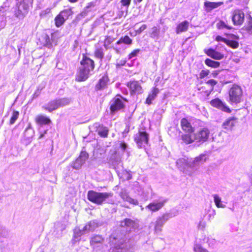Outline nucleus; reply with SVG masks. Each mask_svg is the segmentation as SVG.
I'll list each match as a JSON object with an SVG mask.
<instances>
[{
  "label": "nucleus",
  "mask_w": 252,
  "mask_h": 252,
  "mask_svg": "<svg viewBox=\"0 0 252 252\" xmlns=\"http://www.w3.org/2000/svg\"><path fill=\"white\" fill-rule=\"evenodd\" d=\"M207 158L208 156L205 154H201L196 157L194 160L180 158L176 161V166L184 174L191 176L193 172L197 169L200 163H203Z\"/></svg>",
  "instance_id": "nucleus-1"
},
{
  "label": "nucleus",
  "mask_w": 252,
  "mask_h": 252,
  "mask_svg": "<svg viewBox=\"0 0 252 252\" xmlns=\"http://www.w3.org/2000/svg\"><path fill=\"white\" fill-rule=\"evenodd\" d=\"M110 239L114 246L110 249L109 252H134V245L129 240L126 241V234L116 236L113 235Z\"/></svg>",
  "instance_id": "nucleus-2"
},
{
  "label": "nucleus",
  "mask_w": 252,
  "mask_h": 252,
  "mask_svg": "<svg viewBox=\"0 0 252 252\" xmlns=\"http://www.w3.org/2000/svg\"><path fill=\"white\" fill-rule=\"evenodd\" d=\"M94 68V63L90 58L83 55V59L80 62V66L79 68L76 75V80L78 81H84L87 80L91 74Z\"/></svg>",
  "instance_id": "nucleus-3"
},
{
  "label": "nucleus",
  "mask_w": 252,
  "mask_h": 252,
  "mask_svg": "<svg viewBox=\"0 0 252 252\" xmlns=\"http://www.w3.org/2000/svg\"><path fill=\"white\" fill-rule=\"evenodd\" d=\"M32 5V0H17L13 8L14 16L19 20L23 19L28 15Z\"/></svg>",
  "instance_id": "nucleus-4"
},
{
  "label": "nucleus",
  "mask_w": 252,
  "mask_h": 252,
  "mask_svg": "<svg viewBox=\"0 0 252 252\" xmlns=\"http://www.w3.org/2000/svg\"><path fill=\"white\" fill-rule=\"evenodd\" d=\"M99 224L96 220L90 221L83 228L76 227L74 229L73 241L75 242L79 241L80 237L87 234L91 231H93L98 226Z\"/></svg>",
  "instance_id": "nucleus-5"
},
{
  "label": "nucleus",
  "mask_w": 252,
  "mask_h": 252,
  "mask_svg": "<svg viewBox=\"0 0 252 252\" xmlns=\"http://www.w3.org/2000/svg\"><path fill=\"white\" fill-rule=\"evenodd\" d=\"M72 101L70 97H62L54 99L50 101L42 108L49 112H51L60 107H64L70 104Z\"/></svg>",
  "instance_id": "nucleus-6"
},
{
  "label": "nucleus",
  "mask_w": 252,
  "mask_h": 252,
  "mask_svg": "<svg viewBox=\"0 0 252 252\" xmlns=\"http://www.w3.org/2000/svg\"><path fill=\"white\" fill-rule=\"evenodd\" d=\"M112 193L109 192H98L90 190L88 192V199L91 202L97 204H101L106 199L112 197Z\"/></svg>",
  "instance_id": "nucleus-7"
},
{
  "label": "nucleus",
  "mask_w": 252,
  "mask_h": 252,
  "mask_svg": "<svg viewBox=\"0 0 252 252\" xmlns=\"http://www.w3.org/2000/svg\"><path fill=\"white\" fill-rule=\"evenodd\" d=\"M229 101L231 103H239L242 100L243 91L241 87L233 84L230 88L229 92Z\"/></svg>",
  "instance_id": "nucleus-8"
},
{
  "label": "nucleus",
  "mask_w": 252,
  "mask_h": 252,
  "mask_svg": "<svg viewBox=\"0 0 252 252\" xmlns=\"http://www.w3.org/2000/svg\"><path fill=\"white\" fill-rule=\"evenodd\" d=\"M124 101L126 100L120 95H117L113 98L110 102L111 112L115 113L123 109L125 107Z\"/></svg>",
  "instance_id": "nucleus-9"
},
{
  "label": "nucleus",
  "mask_w": 252,
  "mask_h": 252,
  "mask_svg": "<svg viewBox=\"0 0 252 252\" xmlns=\"http://www.w3.org/2000/svg\"><path fill=\"white\" fill-rule=\"evenodd\" d=\"M72 14V11L70 9H66L62 11L55 18L56 26L60 27L63 25Z\"/></svg>",
  "instance_id": "nucleus-10"
},
{
  "label": "nucleus",
  "mask_w": 252,
  "mask_h": 252,
  "mask_svg": "<svg viewBox=\"0 0 252 252\" xmlns=\"http://www.w3.org/2000/svg\"><path fill=\"white\" fill-rule=\"evenodd\" d=\"M134 141L140 148L147 145L149 141V135L145 131H139L134 136Z\"/></svg>",
  "instance_id": "nucleus-11"
},
{
  "label": "nucleus",
  "mask_w": 252,
  "mask_h": 252,
  "mask_svg": "<svg viewBox=\"0 0 252 252\" xmlns=\"http://www.w3.org/2000/svg\"><path fill=\"white\" fill-rule=\"evenodd\" d=\"M166 202V199L161 197L149 204L146 206L145 209L152 212H157L161 209Z\"/></svg>",
  "instance_id": "nucleus-12"
},
{
  "label": "nucleus",
  "mask_w": 252,
  "mask_h": 252,
  "mask_svg": "<svg viewBox=\"0 0 252 252\" xmlns=\"http://www.w3.org/2000/svg\"><path fill=\"white\" fill-rule=\"evenodd\" d=\"M196 142L200 143L206 141L210 135V130L206 127L200 128L197 132L194 133Z\"/></svg>",
  "instance_id": "nucleus-13"
},
{
  "label": "nucleus",
  "mask_w": 252,
  "mask_h": 252,
  "mask_svg": "<svg viewBox=\"0 0 252 252\" xmlns=\"http://www.w3.org/2000/svg\"><path fill=\"white\" fill-rule=\"evenodd\" d=\"M127 87L130 90L131 95L140 94L143 93V89L141 84L137 81H130L127 82Z\"/></svg>",
  "instance_id": "nucleus-14"
},
{
  "label": "nucleus",
  "mask_w": 252,
  "mask_h": 252,
  "mask_svg": "<svg viewBox=\"0 0 252 252\" xmlns=\"http://www.w3.org/2000/svg\"><path fill=\"white\" fill-rule=\"evenodd\" d=\"M89 155L85 151H82L79 157L73 161L71 163V166L73 169H79L82 165L85 162L86 160L88 158Z\"/></svg>",
  "instance_id": "nucleus-15"
},
{
  "label": "nucleus",
  "mask_w": 252,
  "mask_h": 252,
  "mask_svg": "<svg viewBox=\"0 0 252 252\" xmlns=\"http://www.w3.org/2000/svg\"><path fill=\"white\" fill-rule=\"evenodd\" d=\"M120 225L122 228L120 231L126 232L131 231L132 229H134L137 227L135 222L130 219H126L121 221Z\"/></svg>",
  "instance_id": "nucleus-16"
},
{
  "label": "nucleus",
  "mask_w": 252,
  "mask_h": 252,
  "mask_svg": "<svg viewBox=\"0 0 252 252\" xmlns=\"http://www.w3.org/2000/svg\"><path fill=\"white\" fill-rule=\"evenodd\" d=\"M232 20L234 25H242L244 21V12L239 9L235 10L232 13Z\"/></svg>",
  "instance_id": "nucleus-17"
},
{
  "label": "nucleus",
  "mask_w": 252,
  "mask_h": 252,
  "mask_svg": "<svg viewBox=\"0 0 252 252\" xmlns=\"http://www.w3.org/2000/svg\"><path fill=\"white\" fill-rule=\"evenodd\" d=\"M210 104L212 106L216 107L218 109H220L225 112H231V110L229 108L218 98L212 100L210 101Z\"/></svg>",
  "instance_id": "nucleus-18"
},
{
  "label": "nucleus",
  "mask_w": 252,
  "mask_h": 252,
  "mask_svg": "<svg viewBox=\"0 0 252 252\" xmlns=\"http://www.w3.org/2000/svg\"><path fill=\"white\" fill-rule=\"evenodd\" d=\"M237 122L235 117H229L223 123L222 127L225 131H230L233 129Z\"/></svg>",
  "instance_id": "nucleus-19"
},
{
  "label": "nucleus",
  "mask_w": 252,
  "mask_h": 252,
  "mask_svg": "<svg viewBox=\"0 0 252 252\" xmlns=\"http://www.w3.org/2000/svg\"><path fill=\"white\" fill-rule=\"evenodd\" d=\"M169 220L163 214L161 216L159 217L155 222V231L156 233H160L165 223Z\"/></svg>",
  "instance_id": "nucleus-20"
},
{
  "label": "nucleus",
  "mask_w": 252,
  "mask_h": 252,
  "mask_svg": "<svg viewBox=\"0 0 252 252\" xmlns=\"http://www.w3.org/2000/svg\"><path fill=\"white\" fill-rule=\"evenodd\" d=\"M121 198L125 201H126L130 204L137 205L138 202L137 200L131 198L128 192L125 189H122L119 193Z\"/></svg>",
  "instance_id": "nucleus-21"
},
{
  "label": "nucleus",
  "mask_w": 252,
  "mask_h": 252,
  "mask_svg": "<svg viewBox=\"0 0 252 252\" xmlns=\"http://www.w3.org/2000/svg\"><path fill=\"white\" fill-rule=\"evenodd\" d=\"M109 80L108 75L106 74H104L98 80L95 86V89L97 90L104 89L107 87Z\"/></svg>",
  "instance_id": "nucleus-22"
},
{
  "label": "nucleus",
  "mask_w": 252,
  "mask_h": 252,
  "mask_svg": "<svg viewBox=\"0 0 252 252\" xmlns=\"http://www.w3.org/2000/svg\"><path fill=\"white\" fill-rule=\"evenodd\" d=\"M204 51L208 56L215 60H220L223 57L222 54L212 48L205 49Z\"/></svg>",
  "instance_id": "nucleus-23"
},
{
  "label": "nucleus",
  "mask_w": 252,
  "mask_h": 252,
  "mask_svg": "<svg viewBox=\"0 0 252 252\" xmlns=\"http://www.w3.org/2000/svg\"><path fill=\"white\" fill-rule=\"evenodd\" d=\"M181 126L183 130L186 132L192 133L194 131L190 123L186 118H183L181 120Z\"/></svg>",
  "instance_id": "nucleus-24"
},
{
  "label": "nucleus",
  "mask_w": 252,
  "mask_h": 252,
  "mask_svg": "<svg viewBox=\"0 0 252 252\" xmlns=\"http://www.w3.org/2000/svg\"><path fill=\"white\" fill-rule=\"evenodd\" d=\"M103 240L104 239L101 236L96 235L92 237L90 244L94 249H96L102 244Z\"/></svg>",
  "instance_id": "nucleus-25"
},
{
  "label": "nucleus",
  "mask_w": 252,
  "mask_h": 252,
  "mask_svg": "<svg viewBox=\"0 0 252 252\" xmlns=\"http://www.w3.org/2000/svg\"><path fill=\"white\" fill-rule=\"evenodd\" d=\"M94 126L96 128V131L97 132L99 135L103 137H107L108 129L107 127L100 125L97 123L95 124Z\"/></svg>",
  "instance_id": "nucleus-26"
},
{
  "label": "nucleus",
  "mask_w": 252,
  "mask_h": 252,
  "mask_svg": "<svg viewBox=\"0 0 252 252\" xmlns=\"http://www.w3.org/2000/svg\"><path fill=\"white\" fill-rule=\"evenodd\" d=\"M159 92V90L158 88L156 87L153 88L152 90L150 92L146 100V103L148 105L151 104L152 101L156 98Z\"/></svg>",
  "instance_id": "nucleus-27"
},
{
  "label": "nucleus",
  "mask_w": 252,
  "mask_h": 252,
  "mask_svg": "<svg viewBox=\"0 0 252 252\" xmlns=\"http://www.w3.org/2000/svg\"><path fill=\"white\" fill-rule=\"evenodd\" d=\"M189 22L185 20L179 24L176 29V32L177 34L187 31L189 27Z\"/></svg>",
  "instance_id": "nucleus-28"
},
{
  "label": "nucleus",
  "mask_w": 252,
  "mask_h": 252,
  "mask_svg": "<svg viewBox=\"0 0 252 252\" xmlns=\"http://www.w3.org/2000/svg\"><path fill=\"white\" fill-rule=\"evenodd\" d=\"M181 138L183 141L186 144H189L193 141H196L194 133H188L184 134L182 135Z\"/></svg>",
  "instance_id": "nucleus-29"
},
{
  "label": "nucleus",
  "mask_w": 252,
  "mask_h": 252,
  "mask_svg": "<svg viewBox=\"0 0 252 252\" xmlns=\"http://www.w3.org/2000/svg\"><path fill=\"white\" fill-rule=\"evenodd\" d=\"M97 0L90 2L88 3L87 5L85 7L84 11L81 13L83 16H86L87 13L93 10L97 5Z\"/></svg>",
  "instance_id": "nucleus-30"
},
{
  "label": "nucleus",
  "mask_w": 252,
  "mask_h": 252,
  "mask_svg": "<svg viewBox=\"0 0 252 252\" xmlns=\"http://www.w3.org/2000/svg\"><path fill=\"white\" fill-rule=\"evenodd\" d=\"M36 121L40 125H46L51 123V120L46 116L39 115L36 118Z\"/></svg>",
  "instance_id": "nucleus-31"
},
{
  "label": "nucleus",
  "mask_w": 252,
  "mask_h": 252,
  "mask_svg": "<svg viewBox=\"0 0 252 252\" xmlns=\"http://www.w3.org/2000/svg\"><path fill=\"white\" fill-rule=\"evenodd\" d=\"M132 39L127 35H125L124 37H121L120 39L116 42V45H120L124 43L126 45H131L132 44Z\"/></svg>",
  "instance_id": "nucleus-32"
},
{
  "label": "nucleus",
  "mask_w": 252,
  "mask_h": 252,
  "mask_svg": "<svg viewBox=\"0 0 252 252\" xmlns=\"http://www.w3.org/2000/svg\"><path fill=\"white\" fill-rule=\"evenodd\" d=\"M214 202L218 208H224L226 205L223 204L221 198L218 194L213 195Z\"/></svg>",
  "instance_id": "nucleus-33"
},
{
  "label": "nucleus",
  "mask_w": 252,
  "mask_h": 252,
  "mask_svg": "<svg viewBox=\"0 0 252 252\" xmlns=\"http://www.w3.org/2000/svg\"><path fill=\"white\" fill-rule=\"evenodd\" d=\"M222 4V2H205V6L208 10H211L214 8L219 7Z\"/></svg>",
  "instance_id": "nucleus-34"
},
{
  "label": "nucleus",
  "mask_w": 252,
  "mask_h": 252,
  "mask_svg": "<svg viewBox=\"0 0 252 252\" xmlns=\"http://www.w3.org/2000/svg\"><path fill=\"white\" fill-rule=\"evenodd\" d=\"M165 216L169 220L179 214V211L177 209L173 208L170 210L169 212H167L164 214Z\"/></svg>",
  "instance_id": "nucleus-35"
},
{
  "label": "nucleus",
  "mask_w": 252,
  "mask_h": 252,
  "mask_svg": "<svg viewBox=\"0 0 252 252\" xmlns=\"http://www.w3.org/2000/svg\"><path fill=\"white\" fill-rule=\"evenodd\" d=\"M205 63L207 65L214 68L219 67L220 64V63L219 62L214 61L209 59H207L205 60Z\"/></svg>",
  "instance_id": "nucleus-36"
},
{
  "label": "nucleus",
  "mask_w": 252,
  "mask_h": 252,
  "mask_svg": "<svg viewBox=\"0 0 252 252\" xmlns=\"http://www.w3.org/2000/svg\"><path fill=\"white\" fill-rule=\"evenodd\" d=\"M43 39L44 40L43 42L44 45L48 48H51L53 47V45L52 40L50 39L49 36L47 34H45L43 36Z\"/></svg>",
  "instance_id": "nucleus-37"
},
{
  "label": "nucleus",
  "mask_w": 252,
  "mask_h": 252,
  "mask_svg": "<svg viewBox=\"0 0 252 252\" xmlns=\"http://www.w3.org/2000/svg\"><path fill=\"white\" fill-rule=\"evenodd\" d=\"M217 27L219 30H231L232 28L225 23L222 21H219L217 24Z\"/></svg>",
  "instance_id": "nucleus-38"
},
{
  "label": "nucleus",
  "mask_w": 252,
  "mask_h": 252,
  "mask_svg": "<svg viewBox=\"0 0 252 252\" xmlns=\"http://www.w3.org/2000/svg\"><path fill=\"white\" fill-rule=\"evenodd\" d=\"M159 30L157 27H153L152 28V32L150 33V37L154 39H157L159 36Z\"/></svg>",
  "instance_id": "nucleus-39"
},
{
  "label": "nucleus",
  "mask_w": 252,
  "mask_h": 252,
  "mask_svg": "<svg viewBox=\"0 0 252 252\" xmlns=\"http://www.w3.org/2000/svg\"><path fill=\"white\" fill-rule=\"evenodd\" d=\"M94 56L96 58L100 59L101 61L103 58L104 53L102 48H97L94 52Z\"/></svg>",
  "instance_id": "nucleus-40"
},
{
  "label": "nucleus",
  "mask_w": 252,
  "mask_h": 252,
  "mask_svg": "<svg viewBox=\"0 0 252 252\" xmlns=\"http://www.w3.org/2000/svg\"><path fill=\"white\" fill-rule=\"evenodd\" d=\"M152 193V189L150 188L145 189L142 194V196L144 199L147 200Z\"/></svg>",
  "instance_id": "nucleus-41"
},
{
  "label": "nucleus",
  "mask_w": 252,
  "mask_h": 252,
  "mask_svg": "<svg viewBox=\"0 0 252 252\" xmlns=\"http://www.w3.org/2000/svg\"><path fill=\"white\" fill-rule=\"evenodd\" d=\"M226 44L233 49L237 48L239 46V43L237 41L230 40H227Z\"/></svg>",
  "instance_id": "nucleus-42"
},
{
  "label": "nucleus",
  "mask_w": 252,
  "mask_h": 252,
  "mask_svg": "<svg viewBox=\"0 0 252 252\" xmlns=\"http://www.w3.org/2000/svg\"><path fill=\"white\" fill-rule=\"evenodd\" d=\"M193 251L194 252H208V251L203 248L199 244H195L194 246Z\"/></svg>",
  "instance_id": "nucleus-43"
},
{
  "label": "nucleus",
  "mask_w": 252,
  "mask_h": 252,
  "mask_svg": "<svg viewBox=\"0 0 252 252\" xmlns=\"http://www.w3.org/2000/svg\"><path fill=\"white\" fill-rule=\"evenodd\" d=\"M19 115V113L18 111H14L12 114V116L10 119V123L13 125L15 123V121L18 119Z\"/></svg>",
  "instance_id": "nucleus-44"
},
{
  "label": "nucleus",
  "mask_w": 252,
  "mask_h": 252,
  "mask_svg": "<svg viewBox=\"0 0 252 252\" xmlns=\"http://www.w3.org/2000/svg\"><path fill=\"white\" fill-rule=\"evenodd\" d=\"M120 147L121 149L123 151L126 152L127 153V156H129V151H128V148L127 144L124 141L121 142L120 144Z\"/></svg>",
  "instance_id": "nucleus-45"
},
{
  "label": "nucleus",
  "mask_w": 252,
  "mask_h": 252,
  "mask_svg": "<svg viewBox=\"0 0 252 252\" xmlns=\"http://www.w3.org/2000/svg\"><path fill=\"white\" fill-rule=\"evenodd\" d=\"M122 177L124 180H129L131 179L132 175L130 172L124 171Z\"/></svg>",
  "instance_id": "nucleus-46"
},
{
  "label": "nucleus",
  "mask_w": 252,
  "mask_h": 252,
  "mask_svg": "<svg viewBox=\"0 0 252 252\" xmlns=\"http://www.w3.org/2000/svg\"><path fill=\"white\" fill-rule=\"evenodd\" d=\"M7 230L2 226L0 225V237H5L7 236Z\"/></svg>",
  "instance_id": "nucleus-47"
},
{
  "label": "nucleus",
  "mask_w": 252,
  "mask_h": 252,
  "mask_svg": "<svg viewBox=\"0 0 252 252\" xmlns=\"http://www.w3.org/2000/svg\"><path fill=\"white\" fill-rule=\"evenodd\" d=\"M216 215V211L215 210L210 208L208 210V217L209 220L212 219L214 218Z\"/></svg>",
  "instance_id": "nucleus-48"
},
{
  "label": "nucleus",
  "mask_w": 252,
  "mask_h": 252,
  "mask_svg": "<svg viewBox=\"0 0 252 252\" xmlns=\"http://www.w3.org/2000/svg\"><path fill=\"white\" fill-rule=\"evenodd\" d=\"M140 49H135L133 51H132L129 55V59H131L134 57H135L137 56V55L140 52Z\"/></svg>",
  "instance_id": "nucleus-49"
},
{
  "label": "nucleus",
  "mask_w": 252,
  "mask_h": 252,
  "mask_svg": "<svg viewBox=\"0 0 252 252\" xmlns=\"http://www.w3.org/2000/svg\"><path fill=\"white\" fill-rule=\"evenodd\" d=\"M206 226V223L205 221L201 220L198 224V228L201 230H204Z\"/></svg>",
  "instance_id": "nucleus-50"
},
{
  "label": "nucleus",
  "mask_w": 252,
  "mask_h": 252,
  "mask_svg": "<svg viewBox=\"0 0 252 252\" xmlns=\"http://www.w3.org/2000/svg\"><path fill=\"white\" fill-rule=\"evenodd\" d=\"M217 83V82L214 79L209 80L207 82V84L211 86V91L213 90V89H214L213 87L215 85H216Z\"/></svg>",
  "instance_id": "nucleus-51"
},
{
  "label": "nucleus",
  "mask_w": 252,
  "mask_h": 252,
  "mask_svg": "<svg viewBox=\"0 0 252 252\" xmlns=\"http://www.w3.org/2000/svg\"><path fill=\"white\" fill-rule=\"evenodd\" d=\"M246 30L249 32H252V18L250 19L246 26Z\"/></svg>",
  "instance_id": "nucleus-52"
},
{
  "label": "nucleus",
  "mask_w": 252,
  "mask_h": 252,
  "mask_svg": "<svg viewBox=\"0 0 252 252\" xmlns=\"http://www.w3.org/2000/svg\"><path fill=\"white\" fill-rule=\"evenodd\" d=\"M131 2V0H121V3L122 5L124 6H126L128 7L130 5Z\"/></svg>",
  "instance_id": "nucleus-53"
},
{
  "label": "nucleus",
  "mask_w": 252,
  "mask_h": 252,
  "mask_svg": "<svg viewBox=\"0 0 252 252\" xmlns=\"http://www.w3.org/2000/svg\"><path fill=\"white\" fill-rule=\"evenodd\" d=\"M227 39H226L220 35H218L216 37V40L218 42H223L225 43V44L227 41Z\"/></svg>",
  "instance_id": "nucleus-54"
},
{
  "label": "nucleus",
  "mask_w": 252,
  "mask_h": 252,
  "mask_svg": "<svg viewBox=\"0 0 252 252\" xmlns=\"http://www.w3.org/2000/svg\"><path fill=\"white\" fill-rule=\"evenodd\" d=\"M147 28V25H145V24H144L143 25H142L139 28V29H138L137 30V32L139 34L140 33L142 32H143L144 30H145Z\"/></svg>",
  "instance_id": "nucleus-55"
},
{
  "label": "nucleus",
  "mask_w": 252,
  "mask_h": 252,
  "mask_svg": "<svg viewBox=\"0 0 252 252\" xmlns=\"http://www.w3.org/2000/svg\"><path fill=\"white\" fill-rule=\"evenodd\" d=\"M208 75V72L205 70H202L200 73V78H203Z\"/></svg>",
  "instance_id": "nucleus-56"
},
{
  "label": "nucleus",
  "mask_w": 252,
  "mask_h": 252,
  "mask_svg": "<svg viewBox=\"0 0 252 252\" xmlns=\"http://www.w3.org/2000/svg\"><path fill=\"white\" fill-rule=\"evenodd\" d=\"M41 89H39V88H38L36 91L35 92H34V93L32 95V98H35L36 97H37L39 95V94H40V90Z\"/></svg>",
  "instance_id": "nucleus-57"
},
{
  "label": "nucleus",
  "mask_w": 252,
  "mask_h": 252,
  "mask_svg": "<svg viewBox=\"0 0 252 252\" xmlns=\"http://www.w3.org/2000/svg\"><path fill=\"white\" fill-rule=\"evenodd\" d=\"M125 63H126V61H121L120 63H117V66H118L123 65L125 64Z\"/></svg>",
  "instance_id": "nucleus-58"
},
{
  "label": "nucleus",
  "mask_w": 252,
  "mask_h": 252,
  "mask_svg": "<svg viewBox=\"0 0 252 252\" xmlns=\"http://www.w3.org/2000/svg\"><path fill=\"white\" fill-rule=\"evenodd\" d=\"M220 71H214L212 74L214 77H216Z\"/></svg>",
  "instance_id": "nucleus-59"
},
{
  "label": "nucleus",
  "mask_w": 252,
  "mask_h": 252,
  "mask_svg": "<svg viewBox=\"0 0 252 252\" xmlns=\"http://www.w3.org/2000/svg\"><path fill=\"white\" fill-rule=\"evenodd\" d=\"M250 182L251 184L252 185V175L250 177Z\"/></svg>",
  "instance_id": "nucleus-60"
},
{
  "label": "nucleus",
  "mask_w": 252,
  "mask_h": 252,
  "mask_svg": "<svg viewBox=\"0 0 252 252\" xmlns=\"http://www.w3.org/2000/svg\"><path fill=\"white\" fill-rule=\"evenodd\" d=\"M69 1L71 2H76L78 0H68Z\"/></svg>",
  "instance_id": "nucleus-61"
},
{
  "label": "nucleus",
  "mask_w": 252,
  "mask_h": 252,
  "mask_svg": "<svg viewBox=\"0 0 252 252\" xmlns=\"http://www.w3.org/2000/svg\"><path fill=\"white\" fill-rule=\"evenodd\" d=\"M44 136V134H41L40 136H39V138H41L43 136Z\"/></svg>",
  "instance_id": "nucleus-62"
},
{
  "label": "nucleus",
  "mask_w": 252,
  "mask_h": 252,
  "mask_svg": "<svg viewBox=\"0 0 252 252\" xmlns=\"http://www.w3.org/2000/svg\"><path fill=\"white\" fill-rule=\"evenodd\" d=\"M140 207H141V210L143 211L144 209V208L142 206H141Z\"/></svg>",
  "instance_id": "nucleus-63"
},
{
  "label": "nucleus",
  "mask_w": 252,
  "mask_h": 252,
  "mask_svg": "<svg viewBox=\"0 0 252 252\" xmlns=\"http://www.w3.org/2000/svg\"><path fill=\"white\" fill-rule=\"evenodd\" d=\"M29 127H27V128H26V131H27V130H28L29 129Z\"/></svg>",
  "instance_id": "nucleus-64"
}]
</instances>
